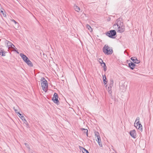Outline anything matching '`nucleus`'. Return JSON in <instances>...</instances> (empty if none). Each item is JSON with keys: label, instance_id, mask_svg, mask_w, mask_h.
<instances>
[{"label": "nucleus", "instance_id": "nucleus-24", "mask_svg": "<svg viewBox=\"0 0 153 153\" xmlns=\"http://www.w3.org/2000/svg\"><path fill=\"white\" fill-rule=\"evenodd\" d=\"M112 87V86H108V88H107V90L108 91V93L110 94H111L112 93V91H111Z\"/></svg>", "mask_w": 153, "mask_h": 153}, {"label": "nucleus", "instance_id": "nucleus-25", "mask_svg": "<svg viewBox=\"0 0 153 153\" xmlns=\"http://www.w3.org/2000/svg\"><path fill=\"white\" fill-rule=\"evenodd\" d=\"M1 13H2V14L3 15V16L4 17H6V13L4 11V10H1Z\"/></svg>", "mask_w": 153, "mask_h": 153}, {"label": "nucleus", "instance_id": "nucleus-7", "mask_svg": "<svg viewBox=\"0 0 153 153\" xmlns=\"http://www.w3.org/2000/svg\"><path fill=\"white\" fill-rule=\"evenodd\" d=\"M134 126L137 129H139L140 130H142V126L141 124L139 123H134Z\"/></svg>", "mask_w": 153, "mask_h": 153}, {"label": "nucleus", "instance_id": "nucleus-12", "mask_svg": "<svg viewBox=\"0 0 153 153\" xmlns=\"http://www.w3.org/2000/svg\"><path fill=\"white\" fill-rule=\"evenodd\" d=\"M128 65L131 69L133 70L134 68L136 65L134 63L131 62L128 64Z\"/></svg>", "mask_w": 153, "mask_h": 153}, {"label": "nucleus", "instance_id": "nucleus-14", "mask_svg": "<svg viewBox=\"0 0 153 153\" xmlns=\"http://www.w3.org/2000/svg\"><path fill=\"white\" fill-rule=\"evenodd\" d=\"M18 114H19L20 116H19V117L22 119V120L23 121H24V123H25V122L27 123V121L26 120L25 117H24V116L22 115L20 113H18Z\"/></svg>", "mask_w": 153, "mask_h": 153}, {"label": "nucleus", "instance_id": "nucleus-27", "mask_svg": "<svg viewBox=\"0 0 153 153\" xmlns=\"http://www.w3.org/2000/svg\"><path fill=\"white\" fill-rule=\"evenodd\" d=\"M82 130L84 131V133L85 134H86L87 135L88 134V130L87 129L85 128H82Z\"/></svg>", "mask_w": 153, "mask_h": 153}, {"label": "nucleus", "instance_id": "nucleus-16", "mask_svg": "<svg viewBox=\"0 0 153 153\" xmlns=\"http://www.w3.org/2000/svg\"><path fill=\"white\" fill-rule=\"evenodd\" d=\"M79 148H80V147L81 148V149H80L82 150V151L83 153H89L88 151L84 148L81 147L80 146H79Z\"/></svg>", "mask_w": 153, "mask_h": 153}, {"label": "nucleus", "instance_id": "nucleus-17", "mask_svg": "<svg viewBox=\"0 0 153 153\" xmlns=\"http://www.w3.org/2000/svg\"><path fill=\"white\" fill-rule=\"evenodd\" d=\"M96 141H97L100 147H102V143L101 142L100 138L99 139H96Z\"/></svg>", "mask_w": 153, "mask_h": 153}, {"label": "nucleus", "instance_id": "nucleus-30", "mask_svg": "<svg viewBox=\"0 0 153 153\" xmlns=\"http://www.w3.org/2000/svg\"><path fill=\"white\" fill-rule=\"evenodd\" d=\"M99 63L101 64H102L103 63H104L103 62V60L101 59H100L99 60Z\"/></svg>", "mask_w": 153, "mask_h": 153}, {"label": "nucleus", "instance_id": "nucleus-20", "mask_svg": "<svg viewBox=\"0 0 153 153\" xmlns=\"http://www.w3.org/2000/svg\"><path fill=\"white\" fill-rule=\"evenodd\" d=\"M101 66L103 68L104 70L105 71H106L107 70V67L106 66L105 63H103L102 64H101Z\"/></svg>", "mask_w": 153, "mask_h": 153}, {"label": "nucleus", "instance_id": "nucleus-26", "mask_svg": "<svg viewBox=\"0 0 153 153\" xmlns=\"http://www.w3.org/2000/svg\"><path fill=\"white\" fill-rule=\"evenodd\" d=\"M0 55H1L3 56H4L5 55L4 52L2 50L0 51Z\"/></svg>", "mask_w": 153, "mask_h": 153}, {"label": "nucleus", "instance_id": "nucleus-9", "mask_svg": "<svg viewBox=\"0 0 153 153\" xmlns=\"http://www.w3.org/2000/svg\"><path fill=\"white\" fill-rule=\"evenodd\" d=\"M131 60L134 62V63L136 64H138L140 62L139 60H138L137 58L135 57H133L131 58Z\"/></svg>", "mask_w": 153, "mask_h": 153}, {"label": "nucleus", "instance_id": "nucleus-8", "mask_svg": "<svg viewBox=\"0 0 153 153\" xmlns=\"http://www.w3.org/2000/svg\"><path fill=\"white\" fill-rule=\"evenodd\" d=\"M130 134L133 138H136V134L135 130H133L130 131Z\"/></svg>", "mask_w": 153, "mask_h": 153}, {"label": "nucleus", "instance_id": "nucleus-29", "mask_svg": "<svg viewBox=\"0 0 153 153\" xmlns=\"http://www.w3.org/2000/svg\"><path fill=\"white\" fill-rule=\"evenodd\" d=\"M25 145L26 146L28 149H30V147L28 144L27 143H25Z\"/></svg>", "mask_w": 153, "mask_h": 153}, {"label": "nucleus", "instance_id": "nucleus-13", "mask_svg": "<svg viewBox=\"0 0 153 153\" xmlns=\"http://www.w3.org/2000/svg\"><path fill=\"white\" fill-rule=\"evenodd\" d=\"M25 63L29 66L33 67V64L32 62L29 60V59L25 62Z\"/></svg>", "mask_w": 153, "mask_h": 153}, {"label": "nucleus", "instance_id": "nucleus-15", "mask_svg": "<svg viewBox=\"0 0 153 153\" xmlns=\"http://www.w3.org/2000/svg\"><path fill=\"white\" fill-rule=\"evenodd\" d=\"M12 21L14 22L15 24V28L16 29L17 28H18L19 27V24L18 22H16V21H15L14 19H13L12 20Z\"/></svg>", "mask_w": 153, "mask_h": 153}, {"label": "nucleus", "instance_id": "nucleus-23", "mask_svg": "<svg viewBox=\"0 0 153 153\" xmlns=\"http://www.w3.org/2000/svg\"><path fill=\"white\" fill-rule=\"evenodd\" d=\"M86 27L88 29L90 32L92 31V29L91 27L88 24H87L86 25Z\"/></svg>", "mask_w": 153, "mask_h": 153}, {"label": "nucleus", "instance_id": "nucleus-1", "mask_svg": "<svg viewBox=\"0 0 153 153\" xmlns=\"http://www.w3.org/2000/svg\"><path fill=\"white\" fill-rule=\"evenodd\" d=\"M104 53L106 55H111L113 52V51L112 48L110 47L107 45H105L102 49Z\"/></svg>", "mask_w": 153, "mask_h": 153}, {"label": "nucleus", "instance_id": "nucleus-6", "mask_svg": "<svg viewBox=\"0 0 153 153\" xmlns=\"http://www.w3.org/2000/svg\"><path fill=\"white\" fill-rule=\"evenodd\" d=\"M116 29H117V32L120 33L123 32L125 30V26L123 25L119 26L116 27Z\"/></svg>", "mask_w": 153, "mask_h": 153}, {"label": "nucleus", "instance_id": "nucleus-10", "mask_svg": "<svg viewBox=\"0 0 153 153\" xmlns=\"http://www.w3.org/2000/svg\"><path fill=\"white\" fill-rule=\"evenodd\" d=\"M20 56L25 62L28 59V58L23 53H20Z\"/></svg>", "mask_w": 153, "mask_h": 153}, {"label": "nucleus", "instance_id": "nucleus-19", "mask_svg": "<svg viewBox=\"0 0 153 153\" xmlns=\"http://www.w3.org/2000/svg\"><path fill=\"white\" fill-rule=\"evenodd\" d=\"M94 133L96 137H97V139H99L100 138L98 132L96 131L94 132Z\"/></svg>", "mask_w": 153, "mask_h": 153}, {"label": "nucleus", "instance_id": "nucleus-5", "mask_svg": "<svg viewBox=\"0 0 153 153\" xmlns=\"http://www.w3.org/2000/svg\"><path fill=\"white\" fill-rule=\"evenodd\" d=\"M58 97L57 94L55 93L52 98V100L54 102L57 104L59 102L58 100Z\"/></svg>", "mask_w": 153, "mask_h": 153}, {"label": "nucleus", "instance_id": "nucleus-32", "mask_svg": "<svg viewBox=\"0 0 153 153\" xmlns=\"http://www.w3.org/2000/svg\"><path fill=\"white\" fill-rule=\"evenodd\" d=\"M13 109H14V111H15V112L16 113H17L18 114V113H19V112H18V110H17L15 109V107H13Z\"/></svg>", "mask_w": 153, "mask_h": 153}, {"label": "nucleus", "instance_id": "nucleus-4", "mask_svg": "<svg viewBox=\"0 0 153 153\" xmlns=\"http://www.w3.org/2000/svg\"><path fill=\"white\" fill-rule=\"evenodd\" d=\"M116 34V33L115 30H111L107 32L106 33L107 36H108L110 38H114V36Z\"/></svg>", "mask_w": 153, "mask_h": 153}, {"label": "nucleus", "instance_id": "nucleus-11", "mask_svg": "<svg viewBox=\"0 0 153 153\" xmlns=\"http://www.w3.org/2000/svg\"><path fill=\"white\" fill-rule=\"evenodd\" d=\"M103 77V79L104 82V84L105 85L106 87L107 86V83L108 82V81L106 80V78L105 75H102Z\"/></svg>", "mask_w": 153, "mask_h": 153}, {"label": "nucleus", "instance_id": "nucleus-18", "mask_svg": "<svg viewBox=\"0 0 153 153\" xmlns=\"http://www.w3.org/2000/svg\"><path fill=\"white\" fill-rule=\"evenodd\" d=\"M74 8L75 11L77 12H79L80 10V8L76 5H74Z\"/></svg>", "mask_w": 153, "mask_h": 153}, {"label": "nucleus", "instance_id": "nucleus-31", "mask_svg": "<svg viewBox=\"0 0 153 153\" xmlns=\"http://www.w3.org/2000/svg\"><path fill=\"white\" fill-rule=\"evenodd\" d=\"M14 47H15V46L13 44H12L11 46H10V48H11L13 49H15L14 48Z\"/></svg>", "mask_w": 153, "mask_h": 153}, {"label": "nucleus", "instance_id": "nucleus-34", "mask_svg": "<svg viewBox=\"0 0 153 153\" xmlns=\"http://www.w3.org/2000/svg\"><path fill=\"white\" fill-rule=\"evenodd\" d=\"M17 53H19V52H17Z\"/></svg>", "mask_w": 153, "mask_h": 153}, {"label": "nucleus", "instance_id": "nucleus-28", "mask_svg": "<svg viewBox=\"0 0 153 153\" xmlns=\"http://www.w3.org/2000/svg\"><path fill=\"white\" fill-rule=\"evenodd\" d=\"M139 120L140 118L139 117H137L135 123H139Z\"/></svg>", "mask_w": 153, "mask_h": 153}, {"label": "nucleus", "instance_id": "nucleus-22", "mask_svg": "<svg viewBox=\"0 0 153 153\" xmlns=\"http://www.w3.org/2000/svg\"><path fill=\"white\" fill-rule=\"evenodd\" d=\"M5 43H7L8 47H9V48H10V46H11L12 44L10 42L7 40L6 41Z\"/></svg>", "mask_w": 153, "mask_h": 153}, {"label": "nucleus", "instance_id": "nucleus-3", "mask_svg": "<svg viewBox=\"0 0 153 153\" xmlns=\"http://www.w3.org/2000/svg\"><path fill=\"white\" fill-rule=\"evenodd\" d=\"M123 20L122 18H119L117 19L116 21V23L113 25V28L116 29V27H117L118 26L123 25Z\"/></svg>", "mask_w": 153, "mask_h": 153}, {"label": "nucleus", "instance_id": "nucleus-2", "mask_svg": "<svg viewBox=\"0 0 153 153\" xmlns=\"http://www.w3.org/2000/svg\"><path fill=\"white\" fill-rule=\"evenodd\" d=\"M41 83L42 90L46 92L48 87L47 81L44 77H42L41 80Z\"/></svg>", "mask_w": 153, "mask_h": 153}, {"label": "nucleus", "instance_id": "nucleus-21", "mask_svg": "<svg viewBox=\"0 0 153 153\" xmlns=\"http://www.w3.org/2000/svg\"><path fill=\"white\" fill-rule=\"evenodd\" d=\"M114 81L112 79H111L109 82V86L112 87L113 85Z\"/></svg>", "mask_w": 153, "mask_h": 153}, {"label": "nucleus", "instance_id": "nucleus-33", "mask_svg": "<svg viewBox=\"0 0 153 153\" xmlns=\"http://www.w3.org/2000/svg\"><path fill=\"white\" fill-rule=\"evenodd\" d=\"M123 88H124V91H125L126 90V88L125 87V86H123Z\"/></svg>", "mask_w": 153, "mask_h": 153}]
</instances>
